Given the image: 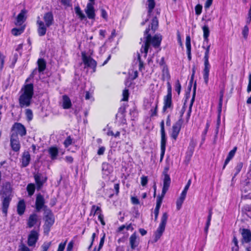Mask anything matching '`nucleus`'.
Returning <instances> with one entry per match:
<instances>
[{
  "label": "nucleus",
  "instance_id": "nucleus-1",
  "mask_svg": "<svg viewBox=\"0 0 251 251\" xmlns=\"http://www.w3.org/2000/svg\"><path fill=\"white\" fill-rule=\"evenodd\" d=\"M157 26V19L156 17H154L151 21V29L149 27L145 31L144 44L141 47L140 52L137 54L140 68L143 66L144 61L146 59L148 51L151 50V46L154 48H157L160 45L162 36L160 34L155 35L153 37L151 36V32H154Z\"/></svg>",
  "mask_w": 251,
  "mask_h": 251
},
{
  "label": "nucleus",
  "instance_id": "nucleus-2",
  "mask_svg": "<svg viewBox=\"0 0 251 251\" xmlns=\"http://www.w3.org/2000/svg\"><path fill=\"white\" fill-rule=\"evenodd\" d=\"M33 95L32 84H25L19 92V103L21 108L28 107L32 103Z\"/></svg>",
  "mask_w": 251,
  "mask_h": 251
},
{
  "label": "nucleus",
  "instance_id": "nucleus-3",
  "mask_svg": "<svg viewBox=\"0 0 251 251\" xmlns=\"http://www.w3.org/2000/svg\"><path fill=\"white\" fill-rule=\"evenodd\" d=\"M42 21L39 17H38L37 21V31L40 36L45 35L47 32V29L50 27L53 23V18L51 12H48L44 14Z\"/></svg>",
  "mask_w": 251,
  "mask_h": 251
},
{
  "label": "nucleus",
  "instance_id": "nucleus-4",
  "mask_svg": "<svg viewBox=\"0 0 251 251\" xmlns=\"http://www.w3.org/2000/svg\"><path fill=\"white\" fill-rule=\"evenodd\" d=\"M82 59L85 67H89L93 69V72H95V69L97 66L96 61L88 56L85 52H82Z\"/></svg>",
  "mask_w": 251,
  "mask_h": 251
},
{
  "label": "nucleus",
  "instance_id": "nucleus-5",
  "mask_svg": "<svg viewBox=\"0 0 251 251\" xmlns=\"http://www.w3.org/2000/svg\"><path fill=\"white\" fill-rule=\"evenodd\" d=\"M39 230H32L28 236L27 244L29 247L35 246L39 238Z\"/></svg>",
  "mask_w": 251,
  "mask_h": 251
},
{
  "label": "nucleus",
  "instance_id": "nucleus-6",
  "mask_svg": "<svg viewBox=\"0 0 251 251\" xmlns=\"http://www.w3.org/2000/svg\"><path fill=\"white\" fill-rule=\"evenodd\" d=\"M45 226L50 227L54 222V218L51 211L50 209H45L44 212Z\"/></svg>",
  "mask_w": 251,
  "mask_h": 251
},
{
  "label": "nucleus",
  "instance_id": "nucleus-7",
  "mask_svg": "<svg viewBox=\"0 0 251 251\" xmlns=\"http://www.w3.org/2000/svg\"><path fill=\"white\" fill-rule=\"evenodd\" d=\"M181 124L182 120L179 119V120L178 122H177L173 126L171 136L175 140L177 138V136L180 130Z\"/></svg>",
  "mask_w": 251,
  "mask_h": 251
},
{
  "label": "nucleus",
  "instance_id": "nucleus-8",
  "mask_svg": "<svg viewBox=\"0 0 251 251\" xmlns=\"http://www.w3.org/2000/svg\"><path fill=\"white\" fill-rule=\"evenodd\" d=\"M172 96H164L163 99V112H168L169 110H172L173 108L172 103Z\"/></svg>",
  "mask_w": 251,
  "mask_h": 251
},
{
  "label": "nucleus",
  "instance_id": "nucleus-9",
  "mask_svg": "<svg viewBox=\"0 0 251 251\" xmlns=\"http://www.w3.org/2000/svg\"><path fill=\"white\" fill-rule=\"evenodd\" d=\"M129 245L132 250H135L140 244V238L136 232H134L129 238Z\"/></svg>",
  "mask_w": 251,
  "mask_h": 251
},
{
  "label": "nucleus",
  "instance_id": "nucleus-10",
  "mask_svg": "<svg viewBox=\"0 0 251 251\" xmlns=\"http://www.w3.org/2000/svg\"><path fill=\"white\" fill-rule=\"evenodd\" d=\"M11 200V196L9 195L4 197L2 200V212L5 216H7L8 209Z\"/></svg>",
  "mask_w": 251,
  "mask_h": 251
},
{
  "label": "nucleus",
  "instance_id": "nucleus-11",
  "mask_svg": "<svg viewBox=\"0 0 251 251\" xmlns=\"http://www.w3.org/2000/svg\"><path fill=\"white\" fill-rule=\"evenodd\" d=\"M87 17L89 19H94L95 17V12L94 7V3L89 2L87 3L86 8L85 9Z\"/></svg>",
  "mask_w": 251,
  "mask_h": 251
},
{
  "label": "nucleus",
  "instance_id": "nucleus-12",
  "mask_svg": "<svg viewBox=\"0 0 251 251\" xmlns=\"http://www.w3.org/2000/svg\"><path fill=\"white\" fill-rule=\"evenodd\" d=\"M147 108H150V115L151 117L156 116L157 114L158 101L157 100L150 101L149 105L146 106Z\"/></svg>",
  "mask_w": 251,
  "mask_h": 251
},
{
  "label": "nucleus",
  "instance_id": "nucleus-13",
  "mask_svg": "<svg viewBox=\"0 0 251 251\" xmlns=\"http://www.w3.org/2000/svg\"><path fill=\"white\" fill-rule=\"evenodd\" d=\"M44 204L45 200L44 197L41 195H38L36 197L35 203L36 210L39 211L43 208L44 210L45 209H47Z\"/></svg>",
  "mask_w": 251,
  "mask_h": 251
},
{
  "label": "nucleus",
  "instance_id": "nucleus-14",
  "mask_svg": "<svg viewBox=\"0 0 251 251\" xmlns=\"http://www.w3.org/2000/svg\"><path fill=\"white\" fill-rule=\"evenodd\" d=\"M10 144L12 150L15 151H18L20 149V144L17 136L12 135L10 139Z\"/></svg>",
  "mask_w": 251,
  "mask_h": 251
},
{
  "label": "nucleus",
  "instance_id": "nucleus-15",
  "mask_svg": "<svg viewBox=\"0 0 251 251\" xmlns=\"http://www.w3.org/2000/svg\"><path fill=\"white\" fill-rule=\"evenodd\" d=\"M13 129L15 130L21 136L25 135L26 133L25 127L21 123H15L13 126Z\"/></svg>",
  "mask_w": 251,
  "mask_h": 251
},
{
  "label": "nucleus",
  "instance_id": "nucleus-16",
  "mask_svg": "<svg viewBox=\"0 0 251 251\" xmlns=\"http://www.w3.org/2000/svg\"><path fill=\"white\" fill-rule=\"evenodd\" d=\"M113 171L112 167L108 163L104 162L102 164L103 177L108 176Z\"/></svg>",
  "mask_w": 251,
  "mask_h": 251
},
{
  "label": "nucleus",
  "instance_id": "nucleus-17",
  "mask_svg": "<svg viewBox=\"0 0 251 251\" xmlns=\"http://www.w3.org/2000/svg\"><path fill=\"white\" fill-rule=\"evenodd\" d=\"M209 60H204V68L203 72V77L205 84H207L209 80V73L210 70Z\"/></svg>",
  "mask_w": 251,
  "mask_h": 251
},
{
  "label": "nucleus",
  "instance_id": "nucleus-18",
  "mask_svg": "<svg viewBox=\"0 0 251 251\" xmlns=\"http://www.w3.org/2000/svg\"><path fill=\"white\" fill-rule=\"evenodd\" d=\"M26 209L25 202L24 200H20L17 205V212L19 215H23Z\"/></svg>",
  "mask_w": 251,
  "mask_h": 251
},
{
  "label": "nucleus",
  "instance_id": "nucleus-19",
  "mask_svg": "<svg viewBox=\"0 0 251 251\" xmlns=\"http://www.w3.org/2000/svg\"><path fill=\"white\" fill-rule=\"evenodd\" d=\"M34 178L38 189H40L47 180V177L45 176L39 174L35 175Z\"/></svg>",
  "mask_w": 251,
  "mask_h": 251
},
{
  "label": "nucleus",
  "instance_id": "nucleus-20",
  "mask_svg": "<svg viewBox=\"0 0 251 251\" xmlns=\"http://www.w3.org/2000/svg\"><path fill=\"white\" fill-rule=\"evenodd\" d=\"M26 10L25 9H23L21 10L20 13L18 14L16 22V25H22L23 23L25 22L26 19Z\"/></svg>",
  "mask_w": 251,
  "mask_h": 251
},
{
  "label": "nucleus",
  "instance_id": "nucleus-21",
  "mask_svg": "<svg viewBox=\"0 0 251 251\" xmlns=\"http://www.w3.org/2000/svg\"><path fill=\"white\" fill-rule=\"evenodd\" d=\"M161 78L163 81H169L170 79V75L167 66L165 65H162V67Z\"/></svg>",
  "mask_w": 251,
  "mask_h": 251
},
{
  "label": "nucleus",
  "instance_id": "nucleus-22",
  "mask_svg": "<svg viewBox=\"0 0 251 251\" xmlns=\"http://www.w3.org/2000/svg\"><path fill=\"white\" fill-rule=\"evenodd\" d=\"M171 183V179L169 176L167 174L164 175L163 179V187L162 189L163 195H165L168 191Z\"/></svg>",
  "mask_w": 251,
  "mask_h": 251
},
{
  "label": "nucleus",
  "instance_id": "nucleus-23",
  "mask_svg": "<svg viewBox=\"0 0 251 251\" xmlns=\"http://www.w3.org/2000/svg\"><path fill=\"white\" fill-rule=\"evenodd\" d=\"M242 236L245 242L248 243L251 241V232L247 229H243L242 230Z\"/></svg>",
  "mask_w": 251,
  "mask_h": 251
},
{
  "label": "nucleus",
  "instance_id": "nucleus-24",
  "mask_svg": "<svg viewBox=\"0 0 251 251\" xmlns=\"http://www.w3.org/2000/svg\"><path fill=\"white\" fill-rule=\"evenodd\" d=\"M48 151L51 160H55L57 158L58 150L56 147H51L49 148Z\"/></svg>",
  "mask_w": 251,
  "mask_h": 251
},
{
  "label": "nucleus",
  "instance_id": "nucleus-25",
  "mask_svg": "<svg viewBox=\"0 0 251 251\" xmlns=\"http://www.w3.org/2000/svg\"><path fill=\"white\" fill-rule=\"evenodd\" d=\"M30 160V155L28 151H25L23 153L22 163V166L26 167L29 163Z\"/></svg>",
  "mask_w": 251,
  "mask_h": 251
},
{
  "label": "nucleus",
  "instance_id": "nucleus-26",
  "mask_svg": "<svg viewBox=\"0 0 251 251\" xmlns=\"http://www.w3.org/2000/svg\"><path fill=\"white\" fill-rule=\"evenodd\" d=\"M38 63V70L37 69H35L33 72H42L44 71L46 67V64L45 61L42 58L39 59L37 62Z\"/></svg>",
  "mask_w": 251,
  "mask_h": 251
},
{
  "label": "nucleus",
  "instance_id": "nucleus-27",
  "mask_svg": "<svg viewBox=\"0 0 251 251\" xmlns=\"http://www.w3.org/2000/svg\"><path fill=\"white\" fill-rule=\"evenodd\" d=\"M37 222L38 216L36 214H33L29 216L27 224L29 227H31L36 225Z\"/></svg>",
  "mask_w": 251,
  "mask_h": 251
},
{
  "label": "nucleus",
  "instance_id": "nucleus-28",
  "mask_svg": "<svg viewBox=\"0 0 251 251\" xmlns=\"http://www.w3.org/2000/svg\"><path fill=\"white\" fill-rule=\"evenodd\" d=\"M72 103L70 98L64 95L62 97V106L64 109H69L71 107Z\"/></svg>",
  "mask_w": 251,
  "mask_h": 251
},
{
  "label": "nucleus",
  "instance_id": "nucleus-29",
  "mask_svg": "<svg viewBox=\"0 0 251 251\" xmlns=\"http://www.w3.org/2000/svg\"><path fill=\"white\" fill-rule=\"evenodd\" d=\"M202 29L203 33L204 43L205 42L208 43L209 41L208 37L210 34V30L208 26L206 25H204L202 27Z\"/></svg>",
  "mask_w": 251,
  "mask_h": 251
},
{
  "label": "nucleus",
  "instance_id": "nucleus-30",
  "mask_svg": "<svg viewBox=\"0 0 251 251\" xmlns=\"http://www.w3.org/2000/svg\"><path fill=\"white\" fill-rule=\"evenodd\" d=\"M236 151V148L235 147L233 150L230 151L225 160L224 165V168H225V167L227 165V164L228 163V162L230 161V160L234 156L235 152Z\"/></svg>",
  "mask_w": 251,
  "mask_h": 251
},
{
  "label": "nucleus",
  "instance_id": "nucleus-31",
  "mask_svg": "<svg viewBox=\"0 0 251 251\" xmlns=\"http://www.w3.org/2000/svg\"><path fill=\"white\" fill-rule=\"evenodd\" d=\"M84 98L86 100H88L90 102H92L94 100L93 97V90L85 91L84 93Z\"/></svg>",
  "mask_w": 251,
  "mask_h": 251
},
{
  "label": "nucleus",
  "instance_id": "nucleus-32",
  "mask_svg": "<svg viewBox=\"0 0 251 251\" xmlns=\"http://www.w3.org/2000/svg\"><path fill=\"white\" fill-rule=\"evenodd\" d=\"M155 6V2L154 0H148L147 1V8L148 9V14L150 16L152 10Z\"/></svg>",
  "mask_w": 251,
  "mask_h": 251
},
{
  "label": "nucleus",
  "instance_id": "nucleus-33",
  "mask_svg": "<svg viewBox=\"0 0 251 251\" xmlns=\"http://www.w3.org/2000/svg\"><path fill=\"white\" fill-rule=\"evenodd\" d=\"M75 10L76 14L81 20H82L85 18L84 14L81 10L79 6L75 7Z\"/></svg>",
  "mask_w": 251,
  "mask_h": 251
},
{
  "label": "nucleus",
  "instance_id": "nucleus-34",
  "mask_svg": "<svg viewBox=\"0 0 251 251\" xmlns=\"http://www.w3.org/2000/svg\"><path fill=\"white\" fill-rule=\"evenodd\" d=\"M101 213L100 208L99 206L96 205H93L91 211V215H98Z\"/></svg>",
  "mask_w": 251,
  "mask_h": 251
},
{
  "label": "nucleus",
  "instance_id": "nucleus-35",
  "mask_svg": "<svg viewBox=\"0 0 251 251\" xmlns=\"http://www.w3.org/2000/svg\"><path fill=\"white\" fill-rule=\"evenodd\" d=\"M124 229H126L127 230L132 231L134 228L131 224L128 225H122L118 228L119 231H122Z\"/></svg>",
  "mask_w": 251,
  "mask_h": 251
},
{
  "label": "nucleus",
  "instance_id": "nucleus-36",
  "mask_svg": "<svg viewBox=\"0 0 251 251\" xmlns=\"http://www.w3.org/2000/svg\"><path fill=\"white\" fill-rule=\"evenodd\" d=\"M167 138L165 133H161V148L166 149Z\"/></svg>",
  "mask_w": 251,
  "mask_h": 251
},
{
  "label": "nucleus",
  "instance_id": "nucleus-37",
  "mask_svg": "<svg viewBox=\"0 0 251 251\" xmlns=\"http://www.w3.org/2000/svg\"><path fill=\"white\" fill-rule=\"evenodd\" d=\"M28 195L31 196L33 194L35 191V185L32 183L28 184L26 188Z\"/></svg>",
  "mask_w": 251,
  "mask_h": 251
},
{
  "label": "nucleus",
  "instance_id": "nucleus-38",
  "mask_svg": "<svg viewBox=\"0 0 251 251\" xmlns=\"http://www.w3.org/2000/svg\"><path fill=\"white\" fill-rule=\"evenodd\" d=\"M168 215L167 213H166V212L163 213V215L161 217L160 223L159 224L164 226H166L167 222V220H168Z\"/></svg>",
  "mask_w": 251,
  "mask_h": 251
},
{
  "label": "nucleus",
  "instance_id": "nucleus-39",
  "mask_svg": "<svg viewBox=\"0 0 251 251\" xmlns=\"http://www.w3.org/2000/svg\"><path fill=\"white\" fill-rule=\"evenodd\" d=\"M186 47L187 52L191 51V38L190 36L188 35L186 37Z\"/></svg>",
  "mask_w": 251,
  "mask_h": 251
},
{
  "label": "nucleus",
  "instance_id": "nucleus-40",
  "mask_svg": "<svg viewBox=\"0 0 251 251\" xmlns=\"http://www.w3.org/2000/svg\"><path fill=\"white\" fill-rule=\"evenodd\" d=\"M24 27H21L19 28H13L11 32L13 35H14L15 36H18V35H20L22 33H23L24 31Z\"/></svg>",
  "mask_w": 251,
  "mask_h": 251
},
{
  "label": "nucleus",
  "instance_id": "nucleus-41",
  "mask_svg": "<svg viewBox=\"0 0 251 251\" xmlns=\"http://www.w3.org/2000/svg\"><path fill=\"white\" fill-rule=\"evenodd\" d=\"M194 100V96L193 97V98H192V99L191 100V103H190V105H189V110H188V111L187 112V117H186V122H188L189 121V119H190V117L191 111H192V107L193 104Z\"/></svg>",
  "mask_w": 251,
  "mask_h": 251
},
{
  "label": "nucleus",
  "instance_id": "nucleus-42",
  "mask_svg": "<svg viewBox=\"0 0 251 251\" xmlns=\"http://www.w3.org/2000/svg\"><path fill=\"white\" fill-rule=\"evenodd\" d=\"M202 48L205 50L204 56V60H208L210 45H208L206 47H205L204 46H203Z\"/></svg>",
  "mask_w": 251,
  "mask_h": 251
},
{
  "label": "nucleus",
  "instance_id": "nucleus-43",
  "mask_svg": "<svg viewBox=\"0 0 251 251\" xmlns=\"http://www.w3.org/2000/svg\"><path fill=\"white\" fill-rule=\"evenodd\" d=\"M25 116L27 120L30 121L33 119L32 111L29 109H26L25 110Z\"/></svg>",
  "mask_w": 251,
  "mask_h": 251
},
{
  "label": "nucleus",
  "instance_id": "nucleus-44",
  "mask_svg": "<svg viewBox=\"0 0 251 251\" xmlns=\"http://www.w3.org/2000/svg\"><path fill=\"white\" fill-rule=\"evenodd\" d=\"M123 98L122 100L123 101H127L128 99L129 96V92L128 90L127 89H125L123 91Z\"/></svg>",
  "mask_w": 251,
  "mask_h": 251
},
{
  "label": "nucleus",
  "instance_id": "nucleus-45",
  "mask_svg": "<svg viewBox=\"0 0 251 251\" xmlns=\"http://www.w3.org/2000/svg\"><path fill=\"white\" fill-rule=\"evenodd\" d=\"M51 245V242H46L44 243V244L41 246V249L44 251H47L49 249Z\"/></svg>",
  "mask_w": 251,
  "mask_h": 251
},
{
  "label": "nucleus",
  "instance_id": "nucleus-46",
  "mask_svg": "<svg viewBox=\"0 0 251 251\" xmlns=\"http://www.w3.org/2000/svg\"><path fill=\"white\" fill-rule=\"evenodd\" d=\"M249 27L247 25H246L244 27L243 30H242V35L245 39H247L249 33Z\"/></svg>",
  "mask_w": 251,
  "mask_h": 251
},
{
  "label": "nucleus",
  "instance_id": "nucleus-47",
  "mask_svg": "<svg viewBox=\"0 0 251 251\" xmlns=\"http://www.w3.org/2000/svg\"><path fill=\"white\" fill-rule=\"evenodd\" d=\"M202 8V6L200 4H197L195 8L196 14L197 15H200L201 13Z\"/></svg>",
  "mask_w": 251,
  "mask_h": 251
},
{
  "label": "nucleus",
  "instance_id": "nucleus-48",
  "mask_svg": "<svg viewBox=\"0 0 251 251\" xmlns=\"http://www.w3.org/2000/svg\"><path fill=\"white\" fill-rule=\"evenodd\" d=\"M181 84L178 80H177L175 83V90L179 95L181 91Z\"/></svg>",
  "mask_w": 251,
  "mask_h": 251
},
{
  "label": "nucleus",
  "instance_id": "nucleus-49",
  "mask_svg": "<svg viewBox=\"0 0 251 251\" xmlns=\"http://www.w3.org/2000/svg\"><path fill=\"white\" fill-rule=\"evenodd\" d=\"M162 234L161 233L156 230L154 235V242H156L160 238Z\"/></svg>",
  "mask_w": 251,
  "mask_h": 251
},
{
  "label": "nucleus",
  "instance_id": "nucleus-50",
  "mask_svg": "<svg viewBox=\"0 0 251 251\" xmlns=\"http://www.w3.org/2000/svg\"><path fill=\"white\" fill-rule=\"evenodd\" d=\"M148 182V177L146 176H142L141 178V183L143 186H145Z\"/></svg>",
  "mask_w": 251,
  "mask_h": 251
},
{
  "label": "nucleus",
  "instance_id": "nucleus-51",
  "mask_svg": "<svg viewBox=\"0 0 251 251\" xmlns=\"http://www.w3.org/2000/svg\"><path fill=\"white\" fill-rule=\"evenodd\" d=\"M19 251H32L28 247L24 244H21L19 246Z\"/></svg>",
  "mask_w": 251,
  "mask_h": 251
},
{
  "label": "nucleus",
  "instance_id": "nucleus-52",
  "mask_svg": "<svg viewBox=\"0 0 251 251\" xmlns=\"http://www.w3.org/2000/svg\"><path fill=\"white\" fill-rule=\"evenodd\" d=\"M105 237V234L103 233L102 237L100 239V242L99 248H98L97 251H100V250L102 247V246L103 245V244H104V242Z\"/></svg>",
  "mask_w": 251,
  "mask_h": 251
},
{
  "label": "nucleus",
  "instance_id": "nucleus-53",
  "mask_svg": "<svg viewBox=\"0 0 251 251\" xmlns=\"http://www.w3.org/2000/svg\"><path fill=\"white\" fill-rule=\"evenodd\" d=\"M4 62V56L0 51V69L2 70L3 67Z\"/></svg>",
  "mask_w": 251,
  "mask_h": 251
},
{
  "label": "nucleus",
  "instance_id": "nucleus-54",
  "mask_svg": "<svg viewBox=\"0 0 251 251\" xmlns=\"http://www.w3.org/2000/svg\"><path fill=\"white\" fill-rule=\"evenodd\" d=\"M72 143V139L69 136L68 137L66 140L64 142V144L65 146V147H68L69 146H70Z\"/></svg>",
  "mask_w": 251,
  "mask_h": 251
},
{
  "label": "nucleus",
  "instance_id": "nucleus-55",
  "mask_svg": "<svg viewBox=\"0 0 251 251\" xmlns=\"http://www.w3.org/2000/svg\"><path fill=\"white\" fill-rule=\"evenodd\" d=\"M183 202L184 201L178 198L176 202L177 210H179L181 208Z\"/></svg>",
  "mask_w": 251,
  "mask_h": 251
},
{
  "label": "nucleus",
  "instance_id": "nucleus-56",
  "mask_svg": "<svg viewBox=\"0 0 251 251\" xmlns=\"http://www.w3.org/2000/svg\"><path fill=\"white\" fill-rule=\"evenodd\" d=\"M167 94L166 96H172V86L169 82V81H167Z\"/></svg>",
  "mask_w": 251,
  "mask_h": 251
},
{
  "label": "nucleus",
  "instance_id": "nucleus-57",
  "mask_svg": "<svg viewBox=\"0 0 251 251\" xmlns=\"http://www.w3.org/2000/svg\"><path fill=\"white\" fill-rule=\"evenodd\" d=\"M67 241L64 242V243H61L58 246V249L57 251H64L66 245Z\"/></svg>",
  "mask_w": 251,
  "mask_h": 251
},
{
  "label": "nucleus",
  "instance_id": "nucleus-58",
  "mask_svg": "<svg viewBox=\"0 0 251 251\" xmlns=\"http://www.w3.org/2000/svg\"><path fill=\"white\" fill-rule=\"evenodd\" d=\"M100 14L101 16L106 21L107 20L108 16L106 11L103 9H100Z\"/></svg>",
  "mask_w": 251,
  "mask_h": 251
},
{
  "label": "nucleus",
  "instance_id": "nucleus-59",
  "mask_svg": "<svg viewBox=\"0 0 251 251\" xmlns=\"http://www.w3.org/2000/svg\"><path fill=\"white\" fill-rule=\"evenodd\" d=\"M105 151V148L104 147L101 146L100 147L97 151V154L99 155H101L104 154V152Z\"/></svg>",
  "mask_w": 251,
  "mask_h": 251
},
{
  "label": "nucleus",
  "instance_id": "nucleus-60",
  "mask_svg": "<svg viewBox=\"0 0 251 251\" xmlns=\"http://www.w3.org/2000/svg\"><path fill=\"white\" fill-rule=\"evenodd\" d=\"M106 31L105 30L100 29L99 30L100 38L102 39L105 37Z\"/></svg>",
  "mask_w": 251,
  "mask_h": 251
},
{
  "label": "nucleus",
  "instance_id": "nucleus-61",
  "mask_svg": "<svg viewBox=\"0 0 251 251\" xmlns=\"http://www.w3.org/2000/svg\"><path fill=\"white\" fill-rule=\"evenodd\" d=\"M165 227L166 226H163V225H159L157 229V231L161 233L162 234L163 233L164 230H165Z\"/></svg>",
  "mask_w": 251,
  "mask_h": 251
},
{
  "label": "nucleus",
  "instance_id": "nucleus-62",
  "mask_svg": "<svg viewBox=\"0 0 251 251\" xmlns=\"http://www.w3.org/2000/svg\"><path fill=\"white\" fill-rule=\"evenodd\" d=\"M98 219L100 221L101 224L102 226H104L105 225V223L103 219V216L101 213L99 214V215H98Z\"/></svg>",
  "mask_w": 251,
  "mask_h": 251
},
{
  "label": "nucleus",
  "instance_id": "nucleus-63",
  "mask_svg": "<svg viewBox=\"0 0 251 251\" xmlns=\"http://www.w3.org/2000/svg\"><path fill=\"white\" fill-rule=\"evenodd\" d=\"M165 195H163V193H162L161 196H159L157 197L156 199V203L161 204L163 198Z\"/></svg>",
  "mask_w": 251,
  "mask_h": 251
},
{
  "label": "nucleus",
  "instance_id": "nucleus-64",
  "mask_svg": "<svg viewBox=\"0 0 251 251\" xmlns=\"http://www.w3.org/2000/svg\"><path fill=\"white\" fill-rule=\"evenodd\" d=\"M131 202L134 204H139V201L136 197H132L131 198Z\"/></svg>",
  "mask_w": 251,
  "mask_h": 251
}]
</instances>
